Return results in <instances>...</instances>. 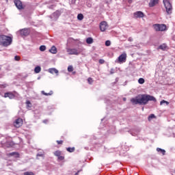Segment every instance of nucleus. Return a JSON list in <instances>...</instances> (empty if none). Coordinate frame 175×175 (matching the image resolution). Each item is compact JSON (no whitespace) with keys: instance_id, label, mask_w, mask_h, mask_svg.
<instances>
[{"instance_id":"aec40b11","label":"nucleus","mask_w":175,"mask_h":175,"mask_svg":"<svg viewBox=\"0 0 175 175\" xmlns=\"http://www.w3.org/2000/svg\"><path fill=\"white\" fill-rule=\"evenodd\" d=\"M167 48V46H166V44H162L158 47V50H163V51H165L166 49Z\"/></svg>"},{"instance_id":"4c0bfd02","label":"nucleus","mask_w":175,"mask_h":175,"mask_svg":"<svg viewBox=\"0 0 175 175\" xmlns=\"http://www.w3.org/2000/svg\"><path fill=\"white\" fill-rule=\"evenodd\" d=\"M88 82L90 84H92V83L94 82V80H92V78L89 77V78L88 79Z\"/></svg>"},{"instance_id":"a18cd8bd","label":"nucleus","mask_w":175,"mask_h":175,"mask_svg":"<svg viewBox=\"0 0 175 175\" xmlns=\"http://www.w3.org/2000/svg\"><path fill=\"white\" fill-rule=\"evenodd\" d=\"M167 2H170V0H163V3H167Z\"/></svg>"},{"instance_id":"6ab92c4d","label":"nucleus","mask_w":175,"mask_h":175,"mask_svg":"<svg viewBox=\"0 0 175 175\" xmlns=\"http://www.w3.org/2000/svg\"><path fill=\"white\" fill-rule=\"evenodd\" d=\"M9 157H14V158H18V157H20V154L17 152H12L11 153H9Z\"/></svg>"},{"instance_id":"e433bc0d","label":"nucleus","mask_w":175,"mask_h":175,"mask_svg":"<svg viewBox=\"0 0 175 175\" xmlns=\"http://www.w3.org/2000/svg\"><path fill=\"white\" fill-rule=\"evenodd\" d=\"M68 72H73V66H69L68 67Z\"/></svg>"},{"instance_id":"c03bdc74","label":"nucleus","mask_w":175,"mask_h":175,"mask_svg":"<svg viewBox=\"0 0 175 175\" xmlns=\"http://www.w3.org/2000/svg\"><path fill=\"white\" fill-rule=\"evenodd\" d=\"M57 144H62V143H64V141H62V140H60V141H57Z\"/></svg>"},{"instance_id":"473e14b6","label":"nucleus","mask_w":175,"mask_h":175,"mask_svg":"<svg viewBox=\"0 0 175 175\" xmlns=\"http://www.w3.org/2000/svg\"><path fill=\"white\" fill-rule=\"evenodd\" d=\"M111 45V42L110 40H108L105 41V46L107 47H109Z\"/></svg>"},{"instance_id":"58836bf2","label":"nucleus","mask_w":175,"mask_h":175,"mask_svg":"<svg viewBox=\"0 0 175 175\" xmlns=\"http://www.w3.org/2000/svg\"><path fill=\"white\" fill-rule=\"evenodd\" d=\"M163 103H165L167 105H169V102H167L165 100H163L160 102V105H163Z\"/></svg>"},{"instance_id":"412c9836","label":"nucleus","mask_w":175,"mask_h":175,"mask_svg":"<svg viewBox=\"0 0 175 175\" xmlns=\"http://www.w3.org/2000/svg\"><path fill=\"white\" fill-rule=\"evenodd\" d=\"M41 94H42V95H44L45 96H50L53 95V90H51L50 92L46 93V92H44V90H42V91L41 92Z\"/></svg>"},{"instance_id":"72a5a7b5","label":"nucleus","mask_w":175,"mask_h":175,"mask_svg":"<svg viewBox=\"0 0 175 175\" xmlns=\"http://www.w3.org/2000/svg\"><path fill=\"white\" fill-rule=\"evenodd\" d=\"M24 175H35V174L32 172H25L23 173Z\"/></svg>"},{"instance_id":"9d476101","label":"nucleus","mask_w":175,"mask_h":175,"mask_svg":"<svg viewBox=\"0 0 175 175\" xmlns=\"http://www.w3.org/2000/svg\"><path fill=\"white\" fill-rule=\"evenodd\" d=\"M100 30L101 31V32H105V31H106V29H107V22L106 21H102L100 23Z\"/></svg>"},{"instance_id":"7c9ffc66","label":"nucleus","mask_w":175,"mask_h":175,"mask_svg":"<svg viewBox=\"0 0 175 175\" xmlns=\"http://www.w3.org/2000/svg\"><path fill=\"white\" fill-rule=\"evenodd\" d=\"M152 118H155V115L154 113L150 114L148 116V121H150L152 120Z\"/></svg>"},{"instance_id":"6e6d98bb","label":"nucleus","mask_w":175,"mask_h":175,"mask_svg":"<svg viewBox=\"0 0 175 175\" xmlns=\"http://www.w3.org/2000/svg\"><path fill=\"white\" fill-rule=\"evenodd\" d=\"M107 102H110L109 100H107Z\"/></svg>"},{"instance_id":"f704fd0d","label":"nucleus","mask_w":175,"mask_h":175,"mask_svg":"<svg viewBox=\"0 0 175 175\" xmlns=\"http://www.w3.org/2000/svg\"><path fill=\"white\" fill-rule=\"evenodd\" d=\"M64 159H65V157L64 156L60 155L57 157V161H64Z\"/></svg>"},{"instance_id":"79ce46f5","label":"nucleus","mask_w":175,"mask_h":175,"mask_svg":"<svg viewBox=\"0 0 175 175\" xmlns=\"http://www.w3.org/2000/svg\"><path fill=\"white\" fill-rule=\"evenodd\" d=\"M98 63L100 64H105V59H100L98 60Z\"/></svg>"},{"instance_id":"dca6fc26","label":"nucleus","mask_w":175,"mask_h":175,"mask_svg":"<svg viewBox=\"0 0 175 175\" xmlns=\"http://www.w3.org/2000/svg\"><path fill=\"white\" fill-rule=\"evenodd\" d=\"M48 72L51 75H54V73H55L56 76H58L59 71L55 68H49Z\"/></svg>"},{"instance_id":"8fccbe9b","label":"nucleus","mask_w":175,"mask_h":175,"mask_svg":"<svg viewBox=\"0 0 175 175\" xmlns=\"http://www.w3.org/2000/svg\"><path fill=\"white\" fill-rule=\"evenodd\" d=\"M81 172V170L77 171V172L75 174V175H79V173H80Z\"/></svg>"},{"instance_id":"4d7b16f0","label":"nucleus","mask_w":175,"mask_h":175,"mask_svg":"<svg viewBox=\"0 0 175 175\" xmlns=\"http://www.w3.org/2000/svg\"><path fill=\"white\" fill-rule=\"evenodd\" d=\"M94 139L96 140V138L94 137Z\"/></svg>"},{"instance_id":"5fc2aeb1","label":"nucleus","mask_w":175,"mask_h":175,"mask_svg":"<svg viewBox=\"0 0 175 175\" xmlns=\"http://www.w3.org/2000/svg\"><path fill=\"white\" fill-rule=\"evenodd\" d=\"M144 107H142V111H144Z\"/></svg>"},{"instance_id":"7ed1b4c3","label":"nucleus","mask_w":175,"mask_h":175,"mask_svg":"<svg viewBox=\"0 0 175 175\" xmlns=\"http://www.w3.org/2000/svg\"><path fill=\"white\" fill-rule=\"evenodd\" d=\"M116 126L115 125H107L105 127H101L100 133L104 135V136H107L109 133H111L112 135H116Z\"/></svg>"},{"instance_id":"bb28decb","label":"nucleus","mask_w":175,"mask_h":175,"mask_svg":"<svg viewBox=\"0 0 175 175\" xmlns=\"http://www.w3.org/2000/svg\"><path fill=\"white\" fill-rule=\"evenodd\" d=\"M79 2H80V0H71V5H76L77 6Z\"/></svg>"},{"instance_id":"423d86ee","label":"nucleus","mask_w":175,"mask_h":175,"mask_svg":"<svg viewBox=\"0 0 175 175\" xmlns=\"http://www.w3.org/2000/svg\"><path fill=\"white\" fill-rule=\"evenodd\" d=\"M126 61V53L121 54L118 57L116 62H118V64H124Z\"/></svg>"},{"instance_id":"603ef678","label":"nucleus","mask_w":175,"mask_h":175,"mask_svg":"<svg viewBox=\"0 0 175 175\" xmlns=\"http://www.w3.org/2000/svg\"><path fill=\"white\" fill-rule=\"evenodd\" d=\"M123 100H126V98H123Z\"/></svg>"},{"instance_id":"ddd939ff","label":"nucleus","mask_w":175,"mask_h":175,"mask_svg":"<svg viewBox=\"0 0 175 175\" xmlns=\"http://www.w3.org/2000/svg\"><path fill=\"white\" fill-rule=\"evenodd\" d=\"M15 6L18 9V10H21L24 9V7H23V3L20 0H15L14 1Z\"/></svg>"},{"instance_id":"f257e3e1","label":"nucleus","mask_w":175,"mask_h":175,"mask_svg":"<svg viewBox=\"0 0 175 175\" xmlns=\"http://www.w3.org/2000/svg\"><path fill=\"white\" fill-rule=\"evenodd\" d=\"M150 101L157 102V98L150 94H139L131 99L133 105H139L140 106H146Z\"/></svg>"},{"instance_id":"f8f14e48","label":"nucleus","mask_w":175,"mask_h":175,"mask_svg":"<svg viewBox=\"0 0 175 175\" xmlns=\"http://www.w3.org/2000/svg\"><path fill=\"white\" fill-rule=\"evenodd\" d=\"M133 16L135 18H143L144 17V13L142 11H137L134 12Z\"/></svg>"},{"instance_id":"ea45409f","label":"nucleus","mask_w":175,"mask_h":175,"mask_svg":"<svg viewBox=\"0 0 175 175\" xmlns=\"http://www.w3.org/2000/svg\"><path fill=\"white\" fill-rule=\"evenodd\" d=\"M7 144H8V147H12V146H14V142H7Z\"/></svg>"},{"instance_id":"de8ad7c7","label":"nucleus","mask_w":175,"mask_h":175,"mask_svg":"<svg viewBox=\"0 0 175 175\" xmlns=\"http://www.w3.org/2000/svg\"><path fill=\"white\" fill-rule=\"evenodd\" d=\"M37 157H44V154L42 153H38Z\"/></svg>"},{"instance_id":"37998d69","label":"nucleus","mask_w":175,"mask_h":175,"mask_svg":"<svg viewBox=\"0 0 175 175\" xmlns=\"http://www.w3.org/2000/svg\"><path fill=\"white\" fill-rule=\"evenodd\" d=\"M14 59H15V61H18L20 59V57H18V55H16L14 57Z\"/></svg>"},{"instance_id":"6e6552de","label":"nucleus","mask_w":175,"mask_h":175,"mask_svg":"<svg viewBox=\"0 0 175 175\" xmlns=\"http://www.w3.org/2000/svg\"><path fill=\"white\" fill-rule=\"evenodd\" d=\"M61 11L57 10L56 12H53L50 18L52 20H58L59 16H61Z\"/></svg>"},{"instance_id":"20e7f679","label":"nucleus","mask_w":175,"mask_h":175,"mask_svg":"<svg viewBox=\"0 0 175 175\" xmlns=\"http://www.w3.org/2000/svg\"><path fill=\"white\" fill-rule=\"evenodd\" d=\"M153 28L156 31V32H163V31H166V25L154 24L153 25Z\"/></svg>"},{"instance_id":"864d4df0","label":"nucleus","mask_w":175,"mask_h":175,"mask_svg":"<svg viewBox=\"0 0 175 175\" xmlns=\"http://www.w3.org/2000/svg\"><path fill=\"white\" fill-rule=\"evenodd\" d=\"M105 120V118H103V119H101V121H102V122H103V120Z\"/></svg>"},{"instance_id":"b1692460","label":"nucleus","mask_w":175,"mask_h":175,"mask_svg":"<svg viewBox=\"0 0 175 175\" xmlns=\"http://www.w3.org/2000/svg\"><path fill=\"white\" fill-rule=\"evenodd\" d=\"M40 70H42L40 66H37L34 68L35 73H40Z\"/></svg>"},{"instance_id":"a19ab883","label":"nucleus","mask_w":175,"mask_h":175,"mask_svg":"<svg viewBox=\"0 0 175 175\" xmlns=\"http://www.w3.org/2000/svg\"><path fill=\"white\" fill-rule=\"evenodd\" d=\"M116 73V70L114 68H111L110 70V75H114Z\"/></svg>"},{"instance_id":"0eeeda50","label":"nucleus","mask_w":175,"mask_h":175,"mask_svg":"<svg viewBox=\"0 0 175 175\" xmlns=\"http://www.w3.org/2000/svg\"><path fill=\"white\" fill-rule=\"evenodd\" d=\"M67 53H68L69 55H79L80 52L77 49H67Z\"/></svg>"},{"instance_id":"c756f323","label":"nucleus","mask_w":175,"mask_h":175,"mask_svg":"<svg viewBox=\"0 0 175 175\" xmlns=\"http://www.w3.org/2000/svg\"><path fill=\"white\" fill-rule=\"evenodd\" d=\"M145 81H146L144 80V78H139V79H138V83H139V84H144Z\"/></svg>"},{"instance_id":"2f4dec72","label":"nucleus","mask_w":175,"mask_h":175,"mask_svg":"<svg viewBox=\"0 0 175 175\" xmlns=\"http://www.w3.org/2000/svg\"><path fill=\"white\" fill-rule=\"evenodd\" d=\"M40 51H46V46L45 45H41L40 46Z\"/></svg>"},{"instance_id":"39448f33","label":"nucleus","mask_w":175,"mask_h":175,"mask_svg":"<svg viewBox=\"0 0 175 175\" xmlns=\"http://www.w3.org/2000/svg\"><path fill=\"white\" fill-rule=\"evenodd\" d=\"M166 12L167 14H172V10H173V7L172 6V3L170 2L165 3H163Z\"/></svg>"},{"instance_id":"49530a36","label":"nucleus","mask_w":175,"mask_h":175,"mask_svg":"<svg viewBox=\"0 0 175 175\" xmlns=\"http://www.w3.org/2000/svg\"><path fill=\"white\" fill-rule=\"evenodd\" d=\"M128 40L129 42H133V38H132V37H129Z\"/></svg>"},{"instance_id":"a878e982","label":"nucleus","mask_w":175,"mask_h":175,"mask_svg":"<svg viewBox=\"0 0 175 175\" xmlns=\"http://www.w3.org/2000/svg\"><path fill=\"white\" fill-rule=\"evenodd\" d=\"M61 154H62V152L59 151V150H56L53 152V154L55 155V157H60L61 156Z\"/></svg>"},{"instance_id":"2eb2a0df","label":"nucleus","mask_w":175,"mask_h":175,"mask_svg":"<svg viewBox=\"0 0 175 175\" xmlns=\"http://www.w3.org/2000/svg\"><path fill=\"white\" fill-rule=\"evenodd\" d=\"M159 3V0H150L149 2V8H154L156 5Z\"/></svg>"},{"instance_id":"5701e85b","label":"nucleus","mask_w":175,"mask_h":175,"mask_svg":"<svg viewBox=\"0 0 175 175\" xmlns=\"http://www.w3.org/2000/svg\"><path fill=\"white\" fill-rule=\"evenodd\" d=\"M86 43L88 44H92V43H94V38H92V37H88V38H86Z\"/></svg>"},{"instance_id":"052dcab7","label":"nucleus","mask_w":175,"mask_h":175,"mask_svg":"<svg viewBox=\"0 0 175 175\" xmlns=\"http://www.w3.org/2000/svg\"><path fill=\"white\" fill-rule=\"evenodd\" d=\"M1 67H0V70H1Z\"/></svg>"},{"instance_id":"c85d7f7f","label":"nucleus","mask_w":175,"mask_h":175,"mask_svg":"<svg viewBox=\"0 0 175 175\" xmlns=\"http://www.w3.org/2000/svg\"><path fill=\"white\" fill-rule=\"evenodd\" d=\"M66 150L68 152H75V147H72V148L68 147L66 148Z\"/></svg>"},{"instance_id":"09e8293b","label":"nucleus","mask_w":175,"mask_h":175,"mask_svg":"<svg viewBox=\"0 0 175 175\" xmlns=\"http://www.w3.org/2000/svg\"><path fill=\"white\" fill-rule=\"evenodd\" d=\"M44 124H47V122H49L48 120H44L42 122Z\"/></svg>"},{"instance_id":"c9c22d12","label":"nucleus","mask_w":175,"mask_h":175,"mask_svg":"<svg viewBox=\"0 0 175 175\" xmlns=\"http://www.w3.org/2000/svg\"><path fill=\"white\" fill-rule=\"evenodd\" d=\"M48 9H54L55 8V5L52 4V5H47Z\"/></svg>"},{"instance_id":"4be33fe9","label":"nucleus","mask_w":175,"mask_h":175,"mask_svg":"<svg viewBox=\"0 0 175 175\" xmlns=\"http://www.w3.org/2000/svg\"><path fill=\"white\" fill-rule=\"evenodd\" d=\"M49 53H51V54H57V48L55 46H53L51 49H49Z\"/></svg>"},{"instance_id":"1a4fd4ad","label":"nucleus","mask_w":175,"mask_h":175,"mask_svg":"<svg viewBox=\"0 0 175 175\" xmlns=\"http://www.w3.org/2000/svg\"><path fill=\"white\" fill-rule=\"evenodd\" d=\"M21 36H28V35H29V29H28L27 28H24V29H20L18 31Z\"/></svg>"},{"instance_id":"9b49d317","label":"nucleus","mask_w":175,"mask_h":175,"mask_svg":"<svg viewBox=\"0 0 175 175\" xmlns=\"http://www.w3.org/2000/svg\"><path fill=\"white\" fill-rule=\"evenodd\" d=\"M14 126L15 128H20V126H23V119L18 118L14 122Z\"/></svg>"},{"instance_id":"3c124183","label":"nucleus","mask_w":175,"mask_h":175,"mask_svg":"<svg viewBox=\"0 0 175 175\" xmlns=\"http://www.w3.org/2000/svg\"><path fill=\"white\" fill-rule=\"evenodd\" d=\"M127 1H128V3H132V2H133V0H127Z\"/></svg>"},{"instance_id":"4468645a","label":"nucleus","mask_w":175,"mask_h":175,"mask_svg":"<svg viewBox=\"0 0 175 175\" xmlns=\"http://www.w3.org/2000/svg\"><path fill=\"white\" fill-rule=\"evenodd\" d=\"M4 98H9L10 99H14V98H16V96L13 93L10 92H8L5 93Z\"/></svg>"},{"instance_id":"393cba45","label":"nucleus","mask_w":175,"mask_h":175,"mask_svg":"<svg viewBox=\"0 0 175 175\" xmlns=\"http://www.w3.org/2000/svg\"><path fill=\"white\" fill-rule=\"evenodd\" d=\"M26 107H27V109H29V108L32 107V104L31 103V101L29 100H27L26 101Z\"/></svg>"},{"instance_id":"f03ea898","label":"nucleus","mask_w":175,"mask_h":175,"mask_svg":"<svg viewBox=\"0 0 175 175\" xmlns=\"http://www.w3.org/2000/svg\"><path fill=\"white\" fill-rule=\"evenodd\" d=\"M13 42V38L9 36L0 35V46L8 47Z\"/></svg>"},{"instance_id":"cd10ccee","label":"nucleus","mask_w":175,"mask_h":175,"mask_svg":"<svg viewBox=\"0 0 175 175\" xmlns=\"http://www.w3.org/2000/svg\"><path fill=\"white\" fill-rule=\"evenodd\" d=\"M77 18L79 21H81L84 18V15L83 14H78Z\"/></svg>"},{"instance_id":"f3484780","label":"nucleus","mask_w":175,"mask_h":175,"mask_svg":"<svg viewBox=\"0 0 175 175\" xmlns=\"http://www.w3.org/2000/svg\"><path fill=\"white\" fill-rule=\"evenodd\" d=\"M139 129H135L131 131V135H132V136H137V135H139Z\"/></svg>"},{"instance_id":"bf43d9fd","label":"nucleus","mask_w":175,"mask_h":175,"mask_svg":"<svg viewBox=\"0 0 175 175\" xmlns=\"http://www.w3.org/2000/svg\"><path fill=\"white\" fill-rule=\"evenodd\" d=\"M105 103H107V101H105Z\"/></svg>"},{"instance_id":"13d9d810","label":"nucleus","mask_w":175,"mask_h":175,"mask_svg":"<svg viewBox=\"0 0 175 175\" xmlns=\"http://www.w3.org/2000/svg\"><path fill=\"white\" fill-rule=\"evenodd\" d=\"M39 79H40V77L38 78V80H39Z\"/></svg>"},{"instance_id":"a211bd4d","label":"nucleus","mask_w":175,"mask_h":175,"mask_svg":"<svg viewBox=\"0 0 175 175\" xmlns=\"http://www.w3.org/2000/svg\"><path fill=\"white\" fill-rule=\"evenodd\" d=\"M157 152H159V154H162V155H165V154H166V150H165V149H162L161 148H157Z\"/></svg>"}]
</instances>
